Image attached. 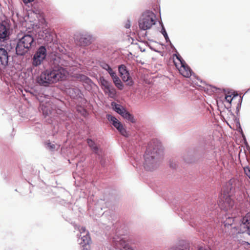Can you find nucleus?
<instances>
[{"instance_id":"9","label":"nucleus","mask_w":250,"mask_h":250,"mask_svg":"<svg viewBox=\"0 0 250 250\" xmlns=\"http://www.w3.org/2000/svg\"><path fill=\"white\" fill-rule=\"evenodd\" d=\"M106 118L109 122H112V125L118 130L120 133L125 137H128L129 133L125 128L123 125L115 117L111 114H107Z\"/></svg>"},{"instance_id":"36","label":"nucleus","mask_w":250,"mask_h":250,"mask_svg":"<svg viewBox=\"0 0 250 250\" xmlns=\"http://www.w3.org/2000/svg\"><path fill=\"white\" fill-rule=\"evenodd\" d=\"M184 213H185V216L184 217V219L186 220H188L189 219H192V217H191V215L190 214V213H187L185 212V211L184 210H182Z\"/></svg>"},{"instance_id":"30","label":"nucleus","mask_w":250,"mask_h":250,"mask_svg":"<svg viewBox=\"0 0 250 250\" xmlns=\"http://www.w3.org/2000/svg\"><path fill=\"white\" fill-rule=\"evenodd\" d=\"M104 92L108 93L109 96L110 97H114L116 94V89L112 85L109 87V89L105 90Z\"/></svg>"},{"instance_id":"26","label":"nucleus","mask_w":250,"mask_h":250,"mask_svg":"<svg viewBox=\"0 0 250 250\" xmlns=\"http://www.w3.org/2000/svg\"><path fill=\"white\" fill-rule=\"evenodd\" d=\"M124 75L123 76H120L122 78V79L124 82H127L126 84L129 86H132L134 83V81L132 80L131 76H130V74L129 75Z\"/></svg>"},{"instance_id":"47","label":"nucleus","mask_w":250,"mask_h":250,"mask_svg":"<svg viewBox=\"0 0 250 250\" xmlns=\"http://www.w3.org/2000/svg\"><path fill=\"white\" fill-rule=\"evenodd\" d=\"M164 38L165 39L166 42L169 43L171 42L170 41V39H169V38L168 37V34L166 35V36H164Z\"/></svg>"},{"instance_id":"16","label":"nucleus","mask_w":250,"mask_h":250,"mask_svg":"<svg viewBox=\"0 0 250 250\" xmlns=\"http://www.w3.org/2000/svg\"><path fill=\"white\" fill-rule=\"evenodd\" d=\"M39 37L40 39H42L47 42H51L53 40V35L48 29L41 31L39 33Z\"/></svg>"},{"instance_id":"1","label":"nucleus","mask_w":250,"mask_h":250,"mask_svg":"<svg viewBox=\"0 0 250 250\" xmlns=\"http://www.w3.org/2000/svg\"><path fill=\"white\" fill-rule=\"evenodd\" d=\"M68 64V61L62 58L54 56L50 60L49 67L42 71L38 78V83L41 85L47 86L65 80L68 73L66 67Z\"/></svg>"},{"instance_id":"42","label":"nucleus","mask_w":250,"mask_h":250,"mask_svg":"<svg viewBox=\"0 0 250 250\" xmlns=\"http://www.w3.org/2000/svg\"><path fill=\"white\" fill-rule=\"evenodd\" d=\"M243 139H244V140L245 141V144L246 145V149L250 153V146L249 145V144H248V142L247 141L246 138L245 137V138H243Z\"/></svg>"},{"instance_id":"10","label":"nucleus","mask_w":250,"mask_h":250,"mask_svg":"<svg viewBox=\"0 0 250 250\" xmlns=\"http://www.w3.org/2000/svg\"><path fill=\"white\" fill-rule=\"evenodd\" d=\"M81 234L85 233V234L82 236L81 234V238L80 242V245L82 246V250H90L89 244L91 242V238L88 231L86 232V229L85 227H81V229L78 228Z\"/></svg>"},{"instance_id":"28","label":"nucleus","mask_w":250,"mask_h":250,"mask_svg":"<svg viewBox=\"0 0 250 250\" xmlns=\"http://www.w3.org/2000/svg\"><path fill=\"white\" fill-rule=\"evenodd\" d=\"M96 158L98 159L100 162L101 165L104 167L105 166L106 160L104 158V156L103 153V151L96 155Z\"/></svg>"},{"instance_id":"32","label":"nucleus","mask_w":250,"mask_h":250,"mask_svg":"<svg viewBox=\"0 0 250 250\" xmlns=\"http://www.w3.org/2000/svg\"><path fill=\"white\" fill-rule=\"evenodd\" d=\"M173 55L174 56L176 57V59L180 62L181 66H184V65L186 64V62L180 55L178 51L177 52H175V53H174Z\"/></svg>"},{"instance_id":"39","label":"nucleus","mask_w":250,"mask_h":250,"mask_svg":"<svg viewBox=\"0 0 250 250\" xmlns=\"http://www.w3.org/2000/svg\"><path fill=\"white\" fill-rule=\"evenodd\" d=\"M236 126L238 128H239L240 129H241V134L242 135V136L243 137V138H245V135L243 131V130H242V128L241 127V125H240V123L239 122V124H236Z\"/></svg>"},{"instance_id":"24","label":"nucleus","mask_w":250,"mask_h":250,"mask_svg":"<svg viewBox=\"0 0 250 250\" xmlns=\"http://www.w3.org/2000/svg\"><path fill=\"white\" fill-rule=\"evenodd\" d=\"M41 110L42 111L43 115L46 117L51 115L52 109L48 105H42L40 106Z\"/></svg>"},{"instance_id":"41","label":"nucleus","mask_w":250,"mask_h":250,"mask_svg":"<svg viewBox=\"0 0 250 250\" xmlns=\"http://www.w3.org/2000/svg\"><path fill=\"white\" fill-rule=\"evenodd\" d=\"M131 24H130V21L129 19H128L126 21V22L125 23V27L126 29H128L130 27Z\"/></svg>"},{"instance_id":"25","label":"nucleus","mask_w":250,"mask_h":250,"mask_svg":"<svg viewBox=\"0 0 250 250\" xmlns=\"http://www.w3.org/2000/svg\"><path fill=\"white\" fill-rule=\"evenodd\" d=\"M119 73L120 76L130 74L129 71L125 64H121L118 66ZM127 75H126V76Z\"/></svg>"},{"instance_id":"48","label":"nucleus","mask_w":250,"mask_h":250,"mask_svg":"<svg viewBox=\"0 0 250 250\" xmlns=\"http://www.w3.org/2000/svg\"><path fill=\"white\" fill-rule=\"evenodd\" d=\"M35 0H22L23 3L25 4H27L29 3H31L34 1Z\"/></svg>"},{"instance_id":"40","label":"nucleus","mask_w":250,"mask_h":250,"mask_svg":"<svg viewBox=\"0 0 250 250\" xmlns=\"http://www.w3.org/2000/svg\"><path fill=\"white\" fill-rule=\"evenodd\" d=\"M236 126L238 128H239L240 129H241V134L242 135V136L243 137V138H245V135L243 131V130H242V128L241 127V125H240V123L239 122V124H236Z\"/></svg>"},{"instance_id":"52","label":"nucleus","mask_w":250,"mask_h":250,"mask_svg":"<svg viewBox=\"0 0 250 250\" xmlns=\"http://www.w3.org/2000/svg\"><path fill=\"white\" fill-rule=\"evenodd\" d=\"M238 131L241 133V129H240L239 128H238Z\"/></svg>"},{"instance_id":"8","label":"nucleus","mask_w":250,"mask_h":250,"mask_svg":"<svg viewBox=\"0 0 250 250\" xmlns=\"http://www.w3.org/2000/svg\"><path fill=\"white\" fill-rule=\"evenodd\" d=\"M47 49L44 45H41L37 49L32 58V64L33 66L40 65L45 60L47 56Z\"/></svg>"},{"instance_id":"27","label":"nucleus","mask_w":250,"mask_h":250,"mask_svg":"<svg viewBox=\"0 0 250 250\" xmlns=\"http://www.w3.org/2000/svg\"><path fill=\"white\" fill-rule=\"evenodd\" d=\"M181 67L183 68L185 71V74H183L185 77L189 78L193 73L190 67L186 63L185 65H184V66H182Z\"/></svg>"},{"instance_id":"33","label":"nucleus","mask_w":250,"mask_h":250,"mask_svg":"<svg viewBox=\"0 0 250 250\" xmlns=\"http://www.w3.org/2000/svg\"><path fill=\"white\" fill-rule=\"evenodd\" d=\"M169 250H189V248L187 246L180 245L177 247H172Z\"/></svg>"},{"instance_id":"6","label":"nucleus","mask_w":250,"mask_h":250,"mask_svg":"<svg viewBox=\"0 0 250 250\" xmlns=\"http://www.w3.org/2000/svg\"><path fill=\"white\" fill-rule=\"evenodd\" d=\"M130 141L131 146L125 151L126 154L128 155L129 157L134 160L135 162L132 163L133 166L137 167H139L141 164L140 162L141 155H139L138 152H136V150L134 148V146L136 147V144L139 141V136L138 135L134 136L130 140Z\"/></svg>"},{"instance_id":"15","label":"nucleus","mask_w":250,"mask_h":250,"mask_svg":"<svg viewBox=\"0 0 250 250\" xmlns=\"http://www.w3.org/2000/svg\"><path fill=\"white\" fill-rule=\"evenodd\" d=\"M12 58L9 55L7 50L0 47V65L4 68L8 65V62Z\"/></svg>"},{"instance_id":"54","label":"nucleus","mask_w":250,"mask_h":250,"mask_svg":"<svg viewBox=\"0 0 250 250\" xmlns=\"http://www.w3.org/2000/svg\"><path fill=\"white\" fill-rule=\"evenodd\" d=\"M1 68H2L1 65H0V69H1Z\"/></svg>"},{"instance_id":"44","label":"nucleus","mask_w":250,"mask_h":250,"mask_svg":"<svg viewBox=\"0 0 250 250\" xmlns=\"http://www.w3.org/2000/svg\"><path fill=\"white\" fill-rule=\"evenodd\" d=\"M146 45L147 46H148L149 47V48L154 51V52H160L158 50H157V49H155L154 48H153L152 46H151L150 44H148V42H147V44H146Z\"/></svg>"},{"instance_id":"12","label":"nucleus","mask_w":250,"mask_h":250,"mask_svg":"<svg viewBox=\"0 0 250 250\" xmlns=\"http://www.w3.org/2000/svg\"><path fill=\"white\" fill-rule=\"evenodd\" d=\"M233 96L231 95H226L225 99L226 101L229 104V105H231L232 102L235 100H237V105L236 107V114L238 116L241 107L242 103L243 101V97L241 96H239L238 94L233 93L232 94Z\"/></svg>"},{"instance_id":"11","label":"nucleus","mask_w":250,"mask_h":250,"mask_svg":"<svg viewBox=\"0 0 250 250\" xmlns=\"http://www.w3.org/2000/svg\"><path fill=\"white\" fill-rule=\"evenodd\" d=\"M240 233H246L250 235V212H248L242 219L240 225L239 231Z\"/></svg>"},{"instance_id":"45","label":"nucleus","mask_w":250,"mask_h":250,"mask_svg":"<svg viewBox=\"0 0 250 250\" xmlns=\"http://www.w3.org/2000/svg\"><path fill=\"white\" fill-rule=\"evenodd\" d=\"M212 88L213 89H212V91L213 92H219L221 90V89L220 88H218L215 86H213Z\"/></svg>"},{"instance_id":"53","label":"nucleus","mask_w":250,"mask_h":250,"mask_svg":"<svg viewBox=\"0 0 250 250\" xmlns=\"http://www.w3.org/2000/svg\"><path fill=\"white\" fill-rule=\"evenodd\" d=\"M250 91V87L248 89L247 91Z\"/></svg>"},{"instance_id":"2","label":"nucleus","mask_w":250,"mask_h":250,"mask_svg":"<svg viewBox=\"0 0 250 250\" xmlns=\"http://www.w3.org/2000/svg\"><path fill=\"white\" fill-rule=\"evenodd\" d=\"M163 155V149L161 142L157 140L150 142L144 155V167L146 170L156 169Z\"/></svg>"},{"instance_id":"29","label":"nucleus","mask_w":250,"mask_h":250,"mask_svg":"<svg viewBox=\"0 0 250 250\" xmlns=\"http://www.w3.org/2000/svg\"><path fill=\"white\" fill-rule=\"evenodd\" d=\"M100 66L103 69L107 71L110 75L115 72L113 70L109 64L105 62H101Z\"/></svg>"},{"instance_id":"35","label":"nucleus","mask_w":250,"mask_h":250,"mask_svg":"<svg viewBox=\"0 0 250 250\" xmlns=\"http://www.w3.org/2000/svg\"><path fill=\"white\" fill-rule=\"evenodd\" d=\"M160 25L161 27V30L160 31V32L162 34V35L165 36L167 35V33L166 31V30L165 29V27L164 26V25L162 21H159Z\"/></svg>"},{"instance_id":"46","label":"nucleus","mask_w":250,"mask_h":250,"mask_svg":"<svg viewBox=\"0 0 250 250\" xmlns=\"http://www.w3.org/2000/svg\"><path fill=\"white\" fill-rule=\"evenodd\" d=\"M226 108L227 109V110L229 111V112L230 113V115H231L232 116H233V117H234V113L231 111V105H229V106L228 107H226Z\"/></svg>"},{"instance_id":"34","label":"nucleus","mask_w":250,"mask_h":250,"mask_svg":"<svg viewBox=\"0 0 250 250\" xmlns=\"http://www.w3.org/2000/svg\"><path fill=\"white\" fill-rule=\"evenodd\" d=\"M46 147L51 151H54L55 149V145L50 142L45 143Z\"/></svg>"},{"instance_id":"49","label":"nucleus","mask_w":250,"mask_h":250,"mask_svg":"<svg viewBox=\"0 0 250 250\" xmlns=\"http://www.w3.org/2000/svg\"><path fill=\"white\" fill-rule=\"evenodd\" d=\"M169 44H170V46L171 49H172L175 52H177V50H176V49L175 48L174 46L172 44V43L171 42H170Z\"/></svg>"},{"instance_id":"22","label":"nucleus","mask_w":250,"mask_h":250,"mask_svg":"<svg viewBox=\"0 0 250 250\" xmlns=\"http://www.w3.org/2000/svg\"><path fill=\"white\" fill-rule=\"evenodd\" d=\"M99 83L104 91L109 89V87L112 85V83L105 80L104 77H100Z\"/></svg>"},{"instance_id":"37","label":"nucleus","mask_w":250,"mask_h":250,"mask_svg":"<svg viewBox=\"0 0 250 250\" xmlns=\"http://www.w3.org/2000/svg\"><path fill=\"white\" fill-rule=\"evenodd\" d=\"M169 167L173 169H175L177 167V164L175 162H174L173 160H170Z\"/></svg>"},{"instance_id":"13","label":"nucleus","mask_w":250,"mask_h":250,"mask_svg":"<svg viewBox=\"0 0 250 250\" xmlns=\"http://www.w3.org/2000/svg\"><path fill=\"white\" fill-rule=\"evenodd\" d=\"M76 41L81 46H88L92 42V36L88 33L80 34L77 37Z\"/></svg>"},{"instance_id":"7","label":"nucleus","mask_w":250,"mask_h":250,"mask_svg":"<svg viewBox=\"0 0 250 250\" xmlns=\"http://www.w3.org/2000/svg\"><path fill=\"white\" fill-rule=\"evenodd\" d=\"M113 110L122 116L128 123L135 124L136 123V119L133 114H131L127 109L120 104L113 102L111 103Z\"/></svg>"},{"instance_id":"5","label":"nucleus","mask_w":250,"mask_h":250,"mask_svg":"<svg viewBox=\"0 0 250 250\" xmlns=\"http://www.w3.org/2000/svg\"><path fill=\"white\" fill-rule=\"evenodd\" d=\"M156 15L153 12L150 10L145 11L138 21V25L140 29L146 31L149 29L156 23Z\"/></svg>"},{"instance_id":"20","label":"nucleus","mask_w":250,"mask_h":250,"mask_svg":"<svg viewBox=\"0 0 250 250\" xmlns=\"http://www.w3.org/2000/svg\"><path fill=\"white\" fill-rule=\"evenodd\" d=\"M9 38V28L3 23H0V39L6 40Z\"/></svg>"},{"instance_id":"38","label":"nucleus","mask_w":250,"mask_h":250,"mask_svg":"<svg viewBox=\"0 0 250 250\" xmlns=\"http://www.w3.org/2000/svg\"><path fill=\"white\" fill-rule=\"evenodd\" d=\"M244 171L245 173L248 175V176L250 178V167H246L244 168Z\"/></svg>"},{"instance_id":"18","label":"nucleus","mask_w":250,"mask_h":250,"mask_svg":"<svg viewBox=\"0 0 250 250\" xmlns=\"http://www.w3.org/2000/svg\"><path fill=\"white\" fill-rule=\"evenodd\" d=\"M86 142L88 146L95 155H97L103 151V150L100 149V147L96 144L95 141L91 139L87 138Z\"/></svg>"},{"instance_id":"43","label":"nucleus","mask_w":250,"mask_h":250,"mask_svg":"<svg viewBox=\"0 0 250 250\" xmlns=\"http://www.w3.org/2000/svg\"><path fill=\"white\" fill-rule=\"evenodd\" d=\"M236 116H237V117L235 116V115H234V117H233L234 118V121H235L236 124H239V122H240L239 117V115L238 116H237L236 115Z\"/></svg>"},{"instance_id":"50","label":"nucleus","mask_w":250,"mask_h":250,"mask_svg":"<svg viewBox=\"0 0 250 250\" xmlns=\"http://www.w3.org/2000/svg\"><path fill=\"white\" fill-rule=\"evenodd\" d=\"M198 250H211V249H207L205 247H200L199 248H198Z\"/></svg>"},{"instance_id":"4","label":"nucleus","mask_w":250,"mask_h":250,"mask_svg":"<svg viewBox=\"0 0 250 250\" xmlns=\"http://www.w3.org/2000/svg\"><path fill=\"white\" fill-rule=\"evenodd\" d=\"M233 193L232 185L229 183L224 188L223 193L221 194L218 202V206L221 209L227 211L233 208L234 201L231 198Z\"/></svg>"},{"instance_id":"31","label":"nucleus","mask_w":250,"mask_h":250,"mask_svg":"<svg viewBox=\"0 0 250 250\" xmlns=\"http://www.w3.org/2000/svg\"><path fill=\"white\" fill-rule=\"evenodd\" d=\"M234 220V218L232 217H228L227 218V219L224 222L225 227L229 228V227L232 226Z\"/></svg>"},{"instance_id":"3","label":"nucleus","mask_w":250,"mask_h":250,"mask_svg":"<svg viewBox=\"0 0 250 250\" xmlns=\"http://www.w3.org/2000/svg\"><path fill=\"white\" fill-rule=\"evenodd\" d=\"M14 47L15 53L17 56H24L36 44L35 40L32 35L26 33L19 35L18 38L15 40Z\"/></svg>"},{"instance_id":"17","label":"nucleus","mask_w":250,"mask_h":250,"mask_svg":"<svg viewBox=\"0 0 250 250\" xmlns=\"http://www.w3.org/2000/svg\"><path fill=\"white\" fill-rule=\"evenodd\" d=\"M68 92L70 97L73 99H82L83 98V94L81 90L77 87L69 89Z\"/></svg>"},{"instance_id":"19","label":"nucleus","mask_w":250,"mask_h":250,"mask_svg":"<svg viewBox=\"0 0 250 250\" xmlns=\"http://www.w3.org/2000/svg\"><path fill=\"white\" fill-rule=\"evenodd\" d=\"M110 76H111L115 85L119 90H122L124 87V85L123 83L122 82L119 77L117 75L116 72H113Z\"/></svg>"},{"instance_id":"14","label":"nucleus","mask_w":250,"mask_h":250,"mask_svg":"<svg viewBox=\"0 0 250 250\" xmlns=\"http://www.w3.org/2000/svg\"><path fill=\"white\" fill-rule=\"evenodd\" d=\"M114 247L111 250H133L132 248L123 239H119V240H113Z\"/></svg>"},{"instance_id":"21","label":"nucleus","mask_w":250,"mask_h":250,"mask_svg":"<svg viewBox=\"0 0 250 250\" xmlns=\"http://www.w3.org/2000/svg\"><path fill=\"white\" fill-rule=\"evenodd\" d=\"M184 162L188 164H191L195 161V158L192 151H187L183 156Z\"/></svg>"},{"instance_id":"51","label":"nucleus","mask_w":250,"mask_h":250,"mask_svg":"<svg viewBox=\"0 0 250 250\" xmlns=\"http://www.w3.org/2000/svg\"><path fill=\"white\" fill-rule=\"evenodd\" d=\"M197 80H198L199 81H200L201 83H202V81L200 80L198 78H197Z\"/></svg>"},{"instance_id":"23","label":"nucleus","mask_w":250,"mask_h":250,"mask_svg":"<svg viewBox=\"0 0 250 250\" xmlns=\"http://www.w3.org/2000/svg\"><path fill=\"white\" fill-rule=\"evenodd\" d=\"M77 78L79 79L81 81L88 84L90 86H91V85L94 84L91 79L84 74H78L77 76Z\"/></svg>"}]
</instances>
